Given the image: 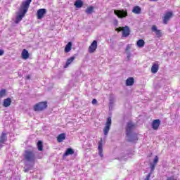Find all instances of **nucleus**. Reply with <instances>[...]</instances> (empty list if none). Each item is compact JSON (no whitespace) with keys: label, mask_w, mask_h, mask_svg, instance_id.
Masks as SVG:
<instances>
[{"label":"nucleus","mask_w":180,"mask_h":180,"mask_svg":"<svg viewBox=\"0 0 180 180\" xmlns=\"http://www.w3.org/2000/svg\"><path fill=\"white\" fill-rule=\"evenodd\" d=\"M134 129H136V125L134 124L131 122L127 123L126 127V138L127 141H129V143H134V141L139 140L137 134L134 131Z\"/></svg>","instance_id":"f257e3e1"},{"label":"nucleus","mask_w":180,"mask_h":180,"mask_svg":"<svg viewBox=\"0 0 180 180\" xmlns=\"http://www.w3.org/2000/svg\"><path fill=\"white\" fill-rule=\"evenodd\" d=\"M30 4H32V0H26L22 3V5L20 8V13L16 16L15 23H19L21 20L25 18V15L29 11V6H30Z\"/></svg>","instance_id":"f03ea898"},{"label":"nucleus","mask_w":180,"mask_h":180,"mask_svg":"<svg viewBox=\"0 0 180 180\" xmlns=\"http://www.w3.org/2000/svg\"><path fill=\"white\" fill-rule=\"evenodd\" d=\"M24 158L27 162H34L36 161V152L26 150L24 153Z\"/></svg>","instance_id":"7ed1b4c3"},{"label":"nucleus","mask_w":180,"mask_h":180,"mask_svg":"<svg viewBox=\"0 0 180 180\" xmlns=\"http://www.w3.org/2000/svg\"><path fill=\"white\" fill-rule=\"evenodd\" d=\"M46 108H47V102H39L34 106V110L35 112H41V110H44Z\"/></svg>","instance_id":"20e7f679"},{"label":"nucleus","mask_w":180,"mask_h":180,"mask_svg":"<svg viewBox=\"0 0 180 180\" xmlns=\"http://www.w3.org/2000/svg\"><path fill=\"white\" fill-rule=\"evenodd\" d=\"M112 126V117H108L105 123V127L103 129L104 136H108L110 127Z\"/></svg>","instance_id":"39448f33"},{"label":"nucleus","mask_w":180,"mask_h":180,"mask_svg":"<svg viewBox=\"0 0 180 180\" xmlns=\"http://www.w3.org/2000/svg\"><path fill=\"white\" fill-rule=\"evenodd\" d=\"M172 16H174L172 11L166 12L165 15L162 17L163 25H168V22L171 20Z\"/></svg>","instance_id":"423d86ee"},{"label":"nucleus","mask_w":180,"mask_h":180,"mask_svg":"<svg viewBox=\"0 0 180 180\" xmlns=\"http://www.w3.org/2000/svg\"><path fill=\"white\" fill-rule=\"evenodd\" d=\"M114 13L120 19H123V18H127V11L125 10H114Z\"/></svg>","instance_id":"0eeeda50"},{"label":"nucleus","mask_w":180,"mask_h":180,"mask_svg":"<svg viewBox=\"0 0 180 180\" xmlns=\"http://www.w3.org/2000/svg\"><path fill=\"white\" fill-rule=\"evenodd\" d=\"M151 32L155 33L158 39H161V37H162V34H163L162 31L158 30V28L157 27V25H152Z\"/></svg>","instance_id":"6e6552de"},{"label":"nucleus","mask_w":180,"mask_h":180,"mask_svg":"<svg viewBox=\"0 0 180 180\" xmlns=\"http://www.w3.org/2000/svg\"><path fill=\"white\" fill-rule=\"evenodd\" d=\"M96 49H98V41L94 40L89 47V53H95Z\"/></svg>","instance_id":"1a4fd4ad"},{"label":"nucleus","mask_w":180,"mask_h":180,"mask_svg":"<svg viewBox=\"0 0 180 180\" xmlns=\"http://www.w3.org/2000/svg\"><path fill=\"white\" fill-rule=\"evenodd\" d=\"M46 13H47V10H46V8L39 9L37 12V19H43Z\"/></svg>","instance_id":"9d476101"},{"label":"nucleus","mask_w":180,"mask_h":180,"mask_svg":"<svg viewBox=\"0 0 180 180\" xmlns=\"http://www.w3.org/2000/svg\"><path fill=\"white\" fill-rule=\"evenodd\" d=\"M161 124V120L159 119L154 120L152 122L151 127L153 130H158V128L160 127V125Z\"/></svg>","instance_id":"9b49d317"},{"label":"nucleus","mask_w":180,"mask_h":180,"mask_svg":"<svg viewBox=\"0 0 180 180\" xmlns=\"http://www.w3.org/2000/svg\"><path fill=\"white\" fill-rule=\"evenodd\" d=\"M130 36V28L129 26H125L122 29V37H129Z\"/></svg>","instance_id":"f8f14e48"},{"label":"nucleus","mask_w":180,"mask_h":180,"mask_svg":"<svg viewBox=\"0 0 180 180\" xmlns=\"http://www.w3.org/2000/svg\"><path fill=\"white\" fill-rule=\"evenodd\" d=\"M103 141H102V139H101V141L98 142V154L100 155V157H103Z\"/></svg>","instance_id":"ddd939ff"},{"label":"nucleus","mask_w":180,"mask_h":180,"mask_svg":"<svg viewBox=\"0 0 180 180\" xmlns=\"http://www.w3.org/2000/svg\"><path fill=\"white\" fill-rule=\"evenodd\" d=\"M131 49V44L127 45L125 53L127 54V60H130V57H131V53H130Z\"/></svg>","instance_id":"4468645a"},{"label":"nucleus","mask_w":180,"mask_h":180,"mask_svg":"<svg viewBox=\"0 0 180 180\" xmlns=\"http://www.w3.org/2000/svg\"><path fill=\"white\" fill-rule=\"evenodd\" d=\"M11 103H12V100L11 99V98H7L4 99L3 106H4V108H9Z\"/></svg>","instance_id":"2eb2a0df"},{"label":"nucleus","mask_w":180,"mask_h":180,"mask_svg":"<svg viewBox=\"0 0 180 180\" xmlns=\"http://www.w3.org/2000/svg\"><path fill=\"white\" fill-rule=\"evenodd\" d=\"M72 154H74V149L68 148L63 154V157H68V155H72Z\"/></svg>","instance_id":"dca6fc26"},{"label":"nucleus","mask_w":180,"mask_h":180,"mask_svg":"<svg viewBox=\"0 0 180 180\" xmlns=\"http://www.w3.org/2000/svg\"><path fill=\"white\" fill-rule=\"evenodd\" d=\"M132 12L136 15H140L141 13V8L139 6H135L132 9Z\"/></svg>","instance_id":"f3484780"},{"label":"nucleus","mask_w":180,"mask_h":180,"mask_svg":"<svg viewBox=\"0 0 180 180\" xmlns=\"http://www.w3.org/2000/svg\"><path fill=\"white\" fill-rule=\"evenodd\" d=\"M22 58H23V60H27V58H29V51H27V50L26 49H23L22 51Z\"/></svg>","instance_id":"a211bd4d"},{"label":"nucleus","mask_w":180,"mask_h":180,"mask_svg":"<svg viewBox=\"0 0 180 180\" xmlns=\"http://www.w3.org/2000/svg\"><path fill=\"white\" fill-rule=\"evenodd\" d=\"M71 49H72V42H68L65 47V53H70L71 51Z\"/></svg>","instance_id":"6ab92c4d"},{"label":"nucleus","mask_w":180,"mask_h":180,"mask_svg":"<svg viewBox=\"0 0 180 180\" xmlns=\"http://www.w3.org/2000/svg\"><path fill=\"white\" fill-rule=\"evenodd\" d=\"M160 67L158 66V65L154 63L153 65H152V68H151V72L153 74H157V72H158V70H159Z\"/></svg>","instance_id":"aec40b11"},{"label":"nucleus","mask_w":180,"mask_h":180,"mask_svg":"<svg viewBox=\"0 0 180 180\" xmlns=\"http://www.w3.org/2000/svg\"><path fill=\"white\" fill-rule=\"evenodd\" d=\"M133 84H134V78L129 77L126 80V85H127V86H131V85H133Z\"/></svg>","instance_id":"412c9836"},{"label":"nucleus","mask_w":180,"mask_h":180,"mask_svg":"<svg viewBox=\"0 0 180 180\" xmlns=\"http://www.w3.org/2000/svg\"><path fill=\"white\" fill-rule=\"evenodd\" d=\"M145 44H146V42L143 39H139L136 42V46L137 47H139V49H143Z\"/></svg>","instance_id":"4be33fe9"},{"label":"nucleus","mask_w":180,"mask_h":180,"mask_svg":"<svg viewBox=\"0 0 180 180\" xmlns=\"http://www.w3.org/2000/svg\"><path fill=\"white\" fill-rule=\"evenodd\" d=\"M75 8H82V6H84V1H82L81 0H76L75 2Z\"/></svg>","instance_id":"5701e85b"},{"label":"nucleus","mask_w":180,"mask_h":180,"mask_svg":"<svg viewBox=\"0 0 180 180\" xmlns=\"http://www.w3.org/2000/svg\"><path fill=\"white\" fill-rule=\"evenodd\" d=\"M57 140L58 143H62L63 140H65V134H60L58 136Z\"/></svg>","instance_id":"b1692460"},{"label":"nucleus","mask_w":180,"mask_h":180,"mask_svg":"<svg viewBox=\"0 0 180 180\" xmlns=\"http://www.w3.org/2000/svg\"><path fill=\"white\" fill-rule=\"evenodd\" d=\"M85 12L87 15H92V13H94V6H91L87 7V8L85 10Z\"/></svg>","instance_id":"393cba45"},{"label":"nucleus","mask_w":180,"mask_h":180,"mask_svg":"<svg viewBox=\"0 0 180 180\" xmlns=\"http://www.w3.org/2000/svg\"><path fill=\"white\" fill-rule=\"evenodd\" d=\"M74 60H75V56H72L70 58H68L66 61L65 68H67V67H68V65H70V64H71V63H72V61H74Z\"/></svg>","instance_id":"a878e982"},{"label":"nucleus","mask_w":180,"mask_h":180,"mask_svg":"<svg viewBox=\"0 0 180 180\" xmlns=\"http://www.w3.org/2000/svg\"><path fill=\"white\" fill-rule=\"evenodd\" d=\"M0 140L4 143L6 142V140H8V136H6V133L1 134V136H0Z\"/></svg>","instance_id":"bb28decb"},{"label":"nucleus","mask_w":180,"mask_h":180,"mask_svg":"<svg viewBox=\"0 0 180 180\" xmlns=\"http://www.w3.org/2000/svg\"><path fill=\"white\" fill-rule=\"evenodd\" d=\"M39 151H43V142L41 141H39L37 143Z\"/></svg>","instance_id":"cd10ccee"},{"label":"nucleus","mask_w":180,"mask_h":180,"mask_svg":"<svg viewBox=\"0 0 180 180\" xmlns=\"http://www.w3.org/2000/svg\"><path fill=\"white\" fill-rule=\"evenodd\" d=\"M157 165L154 163H150V174H153L154 172V170L155 169V167Z\"/></svg>","instance_id":"c85d7f7f"},{"label":"nucleus","mask_w":180,"mask_h":180,"mask_svg":"<svg viewBox=\"0 0 180 180\" xmlns=\"http://www.w3.org/2000/svg\"><path fill=\"white\" fill-rule=\"evenodd\" d=\"M6 95V89H3L0 91V98H4Z\"/></svg>","instance_id":"c756f323"},{"label":"nucleus","mask_w":180,"mask_h":180,"mask_svg":"<svg viewBox=\"0 0 180 180\" xmlns=\"http://www.w3.org/2000/svg\"><path fill=\"white\" fill-rule=\"evenodd\" d=\"M26 167H24V172H27L28 171H30L32 168H33V166L32 165L28 166L27 165H26Z\"/></svg>","instance_id":"7c9ffc66"},{"label":"nucleus","mask_w":180,"mask_h":180,"mask_svg":"<svg viewBox=\"0 0 180 180\" xmlns=\"http://www.w3.org/2000/svg\"><path fill=\"white\" fill-rule=\"evenodd\" d=\"M158 160H159V158H158V156L156 155V156L155 157L154 160H153V164H155V165H157V164H158Z\"/></svg>","instance_id":"2f4dec72"},{"label":"nucleus","mask_w":180,"mask_h":180,"mask_svg":"<svg viewBox=\"0 0 180 180\" xmlns=\"http://www.w3.org/2000/svg\"><path fill=\"white\" fill-rule=\"evenodd\" d=\"M113 103H115V99L113 98V97L112 96H110V105H113Z\"/></svg>","instance_id":"473e14b6"},{"label":"nucleus","mask_w":180,"mask_h":180,"mask_svg":"<svg viewBox=\"0 0 180 180\" xmlns=\"http://www.w3.org/2000/svg\"><path fill=\"white\" fill-rule=\"evenodd\" d=\"M116 32H122L123 31V27H119L115 29Z\"/></svg>","instance_id":"72a5a7b5"},{"label":"nucleus","mask_w":180,"mask_h":180,"mask_svg":"<svg viewBox=\"0 0 180 180\" xmlns=\"http://www.w3.org/2000/svg\"><path fill=\"white\" fill-rule=\"evenodd\" d=\"M151 174H152V173H149V174L147 175V176L146 177L145 180H150V176H151Z\"/></svg>","instance_id":"f704fd0d"},{"label":"nucleus","mask_w":180,"mask_h":180,"mask_svg":"<svg viewBox=\"0 0 180 180\" xmlns=\"http://www.w3.org/2000/svg\"><path fill=\"white\" fill-rule=\"evenodd\" d=\"M91 103H92L93 105H95L96 103H98V101H97L96 99L94 98V99L92 100V101H91Z\"/></svg>","instance_id":"c9c22d12"},{"label":"nucleus","mask_w":180,"mask_h":180,"mask_svg":"<svg viewBox=\"0 0 180 180\" xmlns=\"http://www.w3.org/2000/svg\"><path fill=\"white\" fill-rule=\"evenodd\" d=\"M114 25H115V26H117V25H118V21H117V20H114Z\"/></svg>","instance_id":"e433bc0d"},{"label":"nucleus","mask_w":180,"mask_h":180,"mask_svg":"<svg viewBox=\"0 0 180 180\" xmlns=\"http://www.w3.org/2000/svg\"><path fill=\"white\" fill-rule=\"evenodd\" d=\"M2 144H5V142L1 141V139H0V148H1Z\"/></svg>","instance_id":"4c0bfd02"},{"label":"nucleus","mask_w":180,"mask_h":180,"mask_svg":"<svg viewBox=\"0 0 180 180\" xmlns=\"http://www.w3.org/2000/svg\"><path fill=\"white\" fill-rule=\"evenodd\" d=\"M4 50H0V56H4Z\"/></svg>","instance_id":"58836bf2"},{"label":"nucleus","mask_w":180,"mask_h":180,"mask_svg":"<svg viewBox=\"0 0 180 180\" xmlns=\"http://www.w3.org/2000/svg\"><path fill=\"white\" fill-rule=\"evenodd\" d=\"M27 79H30V75L27 76Z\"/></svg>","instance_id":"ea45409f"},{"label":"nucleus","mask_w":180,"mask_h":180,"mask_svg":"<svg viewBox=\"0 0 180 180\" xmlns=\"http://www.w3.org/2000/svg\"><path fill=\"white\" fill-rule=\"evenodd\" d=\"M150 1H153V2H155V1H157L158 0H150Z\"/></svg>","instance_id":"a19ab883"}]
</instances>
